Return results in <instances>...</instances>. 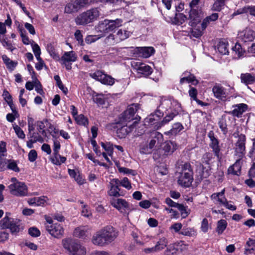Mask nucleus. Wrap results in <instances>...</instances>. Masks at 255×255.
Here are the masks:
<instances>
[{
	"mask_svg": "<svg viewBox=\"0 0 255 255\" xmlns=\"http://www.w3.org/2000/svg\"><path fill=\"white\" fill-rule=\"evenodd\" d=\"M118 236V232L114 228L107 226L94 234L92 242L95 245L104 247L113 242Z\"/></svg>",
	"mask_w": 255,
	"mask_h": 255,
	"instance_id": "f257e3e1",
	"label": "nucleus"
},
{
	"mask_svg": "<svg viewBox=\"0 0 255 255\" xmlns=\"http://www.w3.org/2000/svg\"><path fill=\"white\" fill-rule=\"evenodd\" d=\"M100 15L99 8H92L77 16L75 22L78 25H86L97 20Z\"/></svg>",
	"mask_w": 255,
	"mask_h": 255,
	"instance_id": "f03ea898",
	"label": "nucleus"
},
{
	"mask_svg": "<svg viewBox=\"0 0 255 255\" xmlns=\"http://www.w3.org/2000/svg\"><path fill=\"white\" fill-rule=\"evenodd\" d=\"M63 248L69 255H86V248L79 243L71 239H64L62 241Z\"/></svg>",
	"mask_w": 255,
	"mask_h": 255,
	"instance_id": "7ed1b4c3",
	"label": "nucleus"
},
{
	"mask_svg": "<svg viewBox=\"0 0 255 255\" xmlns=\"http://www.w3.org/2000/svg\"><path fill=\"white\" fill-rule=\"evenodd\" d=\"M8 229L12 235H17L23 229L20 221L15 218L4 217L0 221V229Z\"/></svg>",
	"mask_w": 255,
	"mask_h": 255,
	"instance_id": "20e7f679",
	"label": "nucleus"
},
{
	"mask_svg": "<svg viewBox=\"0 0 255 255\" xmlns=\"http://www.w3.org/2000/svg\"><path fill=\"white\" fill-rule=\"evenodd\" d=\"M193 180V172L190 164L185 163L182 165L181 171L178 177V183L184 187H189Z\"/></svg>",
	"mask_w": 255,
	"mask_h": 255,
	"instance_id": "39448f33",
	"label": "nucleus"
},
{
	"mask_svg": "<svg viewBox=\"0 0 255 255\" xmlns=\"http://www.w3.org/2000/svg\"><path fill=\"white\" fill-rule=\"evenodd\" d=\"M122 20L120 19L116 20L105 19L100 21L97 27L98 30L104 33H108L113 31L116 28L122 25Z\"/></svg>",
	"mask_w": 255,
	"mask_h": 255,
	"instance_id": "423d86ee",
	"label": "nucleus"
},
{
	"mask_svg": "<svg viewBox=\"0 0 255 255\" xmlns=\"http://www.w3.org/2000/svg\"><path fill=\"white\" fill-rule=\"evenodd\" d=\"M13 182L8 188L10 193L16 196H25L27 195V187L24 182L18 181L15 178H12Z\"/></svg>",
	"mask_w": 255,
	"mask_h": 255,
	"instance_id": "0eeeda50",
	"label": "nucleus"
},
{
	"mask_svg": "<svg viewBox=\"0 0 255 255\" xmlns=\"http://www.w3.org/2000/svg\"><path fill=\"white\" fill-rule=\"evenodd\" d=\"M90 2V0H71L66 5L64 12L68 14L77 12Z\"/></svg>",
	"mask_w": 255,
	"mask_h": 255,
	"instance_id": "6e6552de",
	"label": "nucleus"
},
{
	"mask_svg": "<svg viewBox=\"0 0 255 255\" xmlns=\"http://www.w3.org/2000/svg\"><path fill=\"white\" fill-rule=\"evenodd\" d=\"M90 76L92 78L105 85H113L115 83V79L114 78L109 75L104 74L100 70L90 73Z\"/></svg>",
	"mask_w": 255,
	"mask_h": 255,
	"instance_id": "1a4fd4ad",
	"label": "nucleus"
},
{
	"mask_svg": "<svg viewBox=\"0 0 255 255\" xmlns=\"http://www.w3.org/2000/svg\"><path fill=\"white\" fill-rule=\"evenodd\" d=\"M47 231L53 237L61 238L64 234V229L60 224L55 223L53 224H45Z\"/></svg>",
	"mask_w": 255,
	"mask_h": 255,
	"instance_id": "9d476101",
	"label": "nucleus"
},
{
	"mask_svg": "<svg viewBox=\"0 0 255 255\" xmlns=\"http://www.w3.org/2000/svg\"><path fill=\"white\" fill-rule=\"evenodd\" d=\"M137 121H134L132 125L128 126L127 123L122 124L119 122L117 126V133L120 138H124L129 132L132 131L137 124Z\"/></svg>",
	"mask_w": 255,
	"mask_h": 255,
	"instance_id": "9b49d317",
	"label": "nucleus"
},
{
	"mask_svg": "<svg viewBox=\"0 0 255 255\" xmlns=\"http://www.w3.org/2000/svg\"><path fill=\"white\" fill-rule=\"evenodd\" d=\"M111 204L123 214H126L127 212L129 210L128 203L124 199L114 198L111 201Z\"/></svg>",
	"mask_w": 255,
	"mask_h": 255,
	"instance_id": "f8f14e48",
	"label": "nucleus"
},
{
	"mask_svg": "<svg viewBox=\"0 0 255 255\" xmlns=\"http://www.w3.org/2000/svg\"><path fill=\"white\" fill-rule=\"evenodd\" d=\"M131 66L138 73L144 76H148L152 72V68L145 63L133 61L131 62Z\"/></svg>",
	"mask_w": 255,
	"mask_h": 255,
	"instance_id": "ddd939ff",
	"label": "nucleus"
},
{
	"mask_svg": "<svg viewBox=\"0 0 255 255\" xmlns=\"http://www.w3.org/2000/svg\"><path fill=\"white\" fill-rule=\"evenodd\" d=\"M77 60V55L73 51L65 52L61 57V61L62 64L65 66L67 70H70L72 68L71 63Z\"/></svg>",
	"mask_w": 255,
	"mask_h": 255,
	"instance_id": "4468645a",
	"label": "nucleus"
},
{
	"mask_svg": "<svg viewBox=\"0 0 255 255\" xmlns=\"http://www.w3.org/2000/svg\"><path fill=\"white\" fill-rule=\"evenodd\" d=\"M119 179L113 178L111 179L108 185V193L109 195L114 197H119L121 196L120 191L121 190L119 186Z\"/></svg>",
	"mask_w": 255,
	"mask_h": 255,
	"instance_id": "2eb2a0df",
	"label": "nucleus"
},
{
	"mask_svg": "<svg viewBox=\"0 0 255 255\" xmlns=\"http://www.w3.org/2000/svg\"><path fill=\"white\" fill-rule=\"evenodd\" d=\"M208 135L211 141L209 144L210 147L212 149L215 155L219 159H220L221 158L220 154L221 148L219 146L218 140L214 136V132L212 131H210L208 133Z\"/></svg>",
	"mask_w": 255,
	"mask_h": 255,
	"instance_id": "dca6fc26",
	"label": "nucleus"
},
{
	"mask_svg": "<svg viewBox=\"0 0 255 255\" xmlns=\"http://www.w3.org/2000/svg\"><path fill=\"white\" fill-rule=\"evenodd\" d=\"M130 35V31L125 29H120L117 32L115 35L110 34L107 38L106 40L109 41L110 39L115 40L116 42H119L122 40H125L128 38Z\"/></svg>",
	"mask_w": 255,
	"mask_h": 255,
	"instance_id": "f3484780",
	"label": "nucleus"
},
{
	"mask_svg": "<svg viewBox=\"0 0 255 255\" xmlns=\"http://www.w3.org/2000/svg\"><path fill=\"white\" fill-rule=\"evenodd\" d=\"M238 38L240 40L247 42L252 41L255 38V32L252 29L246 28L238 33Z\"/></svg>",
	"mask_w": 255,
	"mask_h": 255,
	"instance_id": "a211bd4d",
	"label": "nucleus"
},
{
	"mask_svg": "<svg viewBox=\"0 0 255 255\" xmlns=\"http://www.w3.org/2000/svg\"><path fill=\"white\" fill-rule=\"evenodd\" d=\"M246 136L241 134L239 136L238 141L236 144V151L240 154L239 157L242 158L245 154L246 150Z\"/></svg>",
	"mask_w": 255,
	"mask_h": 255,
	"instance_id": "6ab92c4d",
	"label": "nucleus"
},
{
	"mask_svg": "<svg viewBox=\"0 0 255 255\" xmlns=\"http://www.w3.org/2000/svg\"><path fill=\"white\" fill-rule=\"evenodd\" d=\"M171 105L175 107V109L177 110L179 108V103L176 101L164 99L160 101V103L158 108L161 109L163 111H166L171 108Z\"/></svg>",
	"mask_w": 255,
	"mask_h": 255,
	"instance_id": "aec40b11",
	"label": "nucleus"
},
{
	"mask_svg": "<svg viewBox=\"0 0 255 255\" xmlns=\"http://www.w3.org/2000/svg\"><path fill=\"white\" fill-rule=\"evenodd\" d=\"M240 79L241 83L247 86L249 90L253 91L249 85L255 83V75L249 73H242L240 75Z\"/></svg>",
	"mask_w": 255,
	"mask_h": 255,
	"instance_id": "412c9836",
	"label": "nucleus"
},
{
	"mask_svg": "<svg viewBox=\"0 0 255 255\" xmlns=\"http://www.w3.org/2000/svg\"><path fill=\"white\" fill-rule=\"evenodd\" d=\"M151 135L152 138L148 142L149 144V150L150 151L151 149L154 150L157 144L159 143L162 138V134L158 131H153Z\"/></svg>",
	"mask_w": 255,
	"mask_h": 255,
	"instance_id": "4be33fe9",
	"label": "nucleus"
},
{
	"mask_svg": "<svg viewBox=\"0 0 255 255\" xmlns=\"http://www.w3.org/2000/svg\"><path fill=\"white\" fill-rule=\"evenodd\" d=\"M90 234L89 228L87 226H82L75 228L73 235L76 237L85 238Z\"/></svg>",
	"mask_w": 255,
	"mask_h": 255,
	"instance_id": "5701e85b",
	"label": "nucleus"
},
{
	"mask_svg": "<svg viewBox=\"0 0 255 255\" xmlns=\"http://www.w3.org/2000/svg\"><path fill=\"white\" fill-rule=\"evenodd\" d=\"M212 91L215 97L221 100L225 99L227 95L225 88L220 85H215L212 88Z\"/></svg>",
	"mask_w": 255,
	"mask_h": 255,
	"instance_id": "b1692460",
	"label": "nucleus"
},
{
	"mask_svg": "<svg viewBox=\"0 0 255 255\" xmlns=\"http://www.w3.org/2000/svg\"><path fill=\"white\" fill-rule=\"evenodd\" d=\"M184 83H192L193 85H196L198 82L196 79L195 76L189 72H184L182 75V77L180 80V83L182 84Z\"/></svg>",
	"mask_w": 255,
	"mask_h": 255,
	"instance_id": "393cba45",
	"label": "nucleus"
},
{
	"mask_svg": "<svg viewBox=\"0 0 255 255\" xmlns=\"http://www.w3.org/2000/svg\"><path fill=\"white\" fill-rule=\"evenodd\" d=\"M241 158L237 159L236 162L229 167L228 170L229 174L238 176L240 175L242 163Z\"/></svg>",
	"mask_w": 255,
	"mask_h": 255,
	"instance_id": "a878e982",
	"label": "nucleus"
},
{
	"mask_svg": "<svg viewBox=\"0 0 255 255\" xmlns=\"http://www.w3.org/2000/svg\"><path fill=\"white\" fill-rule=\"evenodd\" d=\"M247 105L245 104H239L233 106L234 109L230 112L233 116L240 117L247 110Z\"/></svg>",
	"mask_w": 255,
	"mask_h": 255,
	"instance_id": "bb28decb",
	"label": "nucleus"
},
{
	"mask_svg": "<svg viewBox=\"0 0 255 255\" xmlns=\"http://www.w3.org/2000/svg\"><path fill=\"white\" fill-rule=\"evenodd\" d=\"M197 172L200 178H207L211 174L210 165L204 166L203 164L200 165L197 169Z\"/></svg>",
	"mask_w": 255,
	"mask_h": 255,
	"instance_id": "cd10ccee",
	"label": "nucleus"
},
{
	"mask_svg": "<svg viewBox=\"0 0 255 255\" xmlns=\"http://www.w3.org/2000/svg\"><path fill=\"white\" fill-rule=\"evenodd\" d=\"M48 200V198L46 196H41L38 197H34L31 199H29L27 201L28 203L30 205L34 206H43Z\"/></svg>",
	"mask_w": 255,
	"mask_h": 255,
	"instance_id": "c85d7f7f",
	"label": "nucleus"
},
{
	"mask_svg": "<svg viewBox=\"0 0 255 255\" xmlns=\"http://www.w3.org/2000/svg\"><path fill=\"white\" fill-rule=\"evenodd\" d=\"M253 147L252 150L249 152V156L253 159V166L249 171V174L251 176H255V138L252 139Z\"/></svg>",
	"mask_w": 255,
	"mask_h": 255,
	"instance_id": "c756f323",
	"label": "nucleus"
},
{
	"mask_svg": "<svg viewBox=\"0 0 255 255\" xmlns=\"http://www.w3.org/2000/svg\"><path fill=\"white\" fill-rule=\"evenodd\" d=\"M183 129V126L179 123H176L173 125L172 128L165 134L168 135H175Z\"/></svg>",
	"mask_w": 255,
	"mask_h": 255,
	"instance_id": "7c9ffc66",
	"label": "nucleus"
},
{
	"mask_svg": "<svg viewBox=\"0 0 255 255\" xmlns=\"http://www.w3.org/2000/svg\"><path fill=\"white\" fill-rule=\"evenodd\" d=\"M177 148V144L173 141H167L164 144L163 149L167 154L172 153Z\"/></svg>",
	"mask_w": 255,
	"mask_h": 255,
	"instance_id": "2f4dec72",
	"label": "nucleus"
},
{
	"mask_svg": "<svg viewBox=\"0 0 255 255\" xmlns=\"http://www.w3.org/2000/svg\"><path fill=\"white\" fill-rule=\"evenodd\" d=\"M189 18L191 19V25L193 26L200 21V18L197 11L194 8H191L189 12Z\"/></svg>",
	"mask_w": 255,
	"mask_h": 255,
	"instance_id": "473e14b6",
	"label": "nucleus"
},
{
	"mask_svg": "<svg viewBox=\"0 0 255 255\" xmlns=\"http://www.w3.org/2000/svg\"><path fill=\"white\" fill-rule=\"evenodd\" d=\"M2 59L7 68L10 70H13L17 64V62L11 60L5 55L2 56Z\"/></svg>",
	"mask_w": 255,
	"mask_h": 255,
	"instance_id": "72a5a7b5",
	"label": "nucleus"
},
{
	"mask_svg": "<svg viewBox=\"0 0 255 255\" xmlns=\"http://www.w3.org/2000/svg\"><path fill=\"white\" fill-rule=\"evenodd\" d=\"M214 159L213 154L212 152H208L203 154L201 161L202 164H205L206 165H210L213 162V160Z\"/></svg>",
	"mask_w": 255,
	"mask_h": 255,
	"instance_id": "f704fd0d",
	"label": "nucleus"
},
{
	"mask_svg": "<svg viewBox=\"0 0 255 255\" xmlns=\"http://www.w3.org/2000/svg\"><path fill=\"white\" fill-rule=\"evenodd\" d=\"M167 244V239L165 237H162L159 239V240L155 245V248L156 249L157 252H158L163 250L165 247H166Z\"/></svg>",
	"mask_w": 255,
	"mask_h": 255,
	"instance_id": "c9c22d12",
	"label": "nucleus"
},
{
	"mask_svg": "<svg viewBox=\"0 0 255 255\" xmlns=\"http://www.w3.org/2000/svg\"><path fill=\"white\" fill-rule=\"evenodd\" d=\"M232 49L236 58H240L244 56L245 51L242 49L240 44L236 43Z\"/></svg>",
	"mask_w": 255,
	"mask_h": 255,
	"instance_id": "e433bc0d",
	"label": "nucleus"
},
{
	"mask_svg": "<svg viewBox=\"0 0 255 255\" xmlns=\"http://www.w3.org/2000/svg\"><path fill=\"white\" fill-rule=\"evenodd\" d=\"M8 169L16 172H19V168L17 166V162L13 160H7L6 165V169Z\"/></svg>",
	"mask_w": 255,
	"mask_h": 255,
	"instance_id": "4c0bfd02",
	"label": "nucleus"
},
{
	"mask_svg": "<svg viewBox=\"0 0 255 255\" xmlns=\"http://www.w3.org/2000/svg\"><path fill=\"white\" fill-rule=\"evenodd\" d=\"M139 108V105L138 104H131L128 107L127 110L125 111V114H129L134 116Z\"/></svg>",
	"mask_w": 255,
	"mask_h": 255,
	"instance_id": "58836bf2",
	"label": "nucleus"
},
{
	"mask_svg": "<svg viewBox=\"0 0 255 255\" xmlns=\"http://www.w3.org/2000/svg\"><path fill=\"white\" fill-rule=\"evenodd\" d=\"M227 226V221L225 220H220L218 222L216 232L219 235L222 234Z\"/></svg>",
	"mask_w": 255,
	"mask_h": 255,
	"instance_id": "ea45409f",
	"label": "nucleus"
},
{
	"mask_svg": "<svg viewBox=\"0 0 255 255\" xmlns=\"http://www.w3.org/2000/svg\"><path fill=\"white\" fill-rule=\"evenodd\" d=\"M232 202H228L227 199L223 197V199H219V203L222 204L226 208L231 211H235L236 210V207L231 204Z\"/></svg>",
	"mask_w": 255,
	"mask_h": 255,
	"instance_id": "a19ab883",
	"label": "nucleus"
},
{
	"mask_svg": "<svg viewBox=\"0 0 255 255\" xmlns=\"http://www.w3.org/2000/svg\"><path fill=\"white\" fill-rule=\"evenodd\" d=\"M228 43L226 42L220 41L218 45V50L222 54L228 53Z\"/></svg>",
	"mask_w": 255,
	"mask_h": 255,
	"instance_id": "79ce46f5",
	"label": "nucleus"
},
{
	"mask_svg": "<svg viewBox=\"0 0 255 255\" xmlns=\"http://www.w3.org/2000/svg\"><path fill=\"white\" fill-rule=\"evenodd\" d=\"M155 52L154 49L152 47H142L141 52L142 56L144 58H148L153 54Z\"/></svg>",
	"mask_w": 255,
	"mask_h": 255,
	"instance_id": "37998d69",
	"label": "nucleus"
},
{
	"mask_svg": "<svg viewBox=\"0 0 255 255\" xmlns=\"http://www.w3.org/2000/svg\"><path fill=\"white\" fill-rule=\"evenodd\" d=\"M149 144L146 142H142L140 143L139 146V151L142 154H150L152 152L153 150H149Z\"/></svg>",
	"mask_w": 255,
	"mask_h": 255,
	"instance_id": "c03bdc74",
	"label": "nucleus"
},
{
	"mask_svg": "<svg viewBox=\"0 0 255 255\" xmlns=\"http://www.w3.org/2000/svg\"><path fill=\"white\" fill-rule=\"evenodd\" d=\"M119 185L126 188L127 190H130L132 188L130 181L127 177H124L121 180H119Z\"/></svg>",
	"mask_w": 255,
	"mask_h": 255,
	"instance_id": "a18cd8bd",
	"label": "nucleus"
},
{
	"mask_svg": "<svg viewBox=\"0 0 255 255\" xmlns=\"http://www.w3.org/2000/svg\"><path fill=\"white\" fill-rule=\"evenodd\" d=\"M218 124L223 133L226 134L228 131V128L226 120L225 117H222V118L220 119Z\"/></svg>",
	"mask_w": 255,
	"mask_h": 255,
	"instance_id": "49530a36",
	"label": "nucleus"
},
{
	"mask_svg": "<svg viewBox=\"0 0 255 255\" xmlns=\"http://www.w3.org/2000/svg\"><path fill=\"white\" fill-rule=\"evenodd\" d=\"M101 146L107 151L109 156L112 155L114 149V145L111 142H101Z\"/></svg>",
	"mask_w": 255,
	"mask_h": 255,
	"instance_id": "de8ad7c7",
	"label": "nucleus"
},
{
	"mask_svg": "<svg viewBox=\"0 0 255 255\" xmlns=\"http://www.w3.org/2000/svg\"><path fill=\"white\" fill-rule=\"evenodd\" d=\"M118 170L120 173H122L124 174L135 176L137 174V172L135 170L129 169L125 167H119L118 168Z\"/></svg>",
	"mask_w": 255,
	"mask_h": 255,
	"instance_id": "09e8293b",
	"label": "nucleus"
},
{
	"mask_svg": "<svg viewBox=\"0 0 255 255\" xmlns=\"http://www.w3.org/2000/svg\"><path fill=\"white\" fill-rule=\"evenodd\" d=\"M178 252V249L176 248L175 243L170 244L167 247L165 251V254L166 255H172Z\"/></svg>",
	"mask_w": 255,
	"mask_h": 255,
	"instance_id": "8fccbe9b",
	"label": "nucleus"
},
{
	"mask_svg": "<svg viewBox=\"0 0 255 255\" xmlns=\"http://www.w3.org/2000/svg\"><path fill=\"white\" fill-rule=\"evenodd\" d=\"M0 41L5 48L11 51H12L13 50L15 49V48L12 45V44L11 43L9 42L7 40L6 38H4L3 37H1L0 36Z\"/></svg>",
	"mask_w": 255,
	"mask_h": 255,
	"instance_id": "3c124183",
	"label": "nucleus"
},
{
	"mask_svg": "<svg viewBox=\"0 0 255 255\" xmlns=\"http://www.w3.org/2000/svg\"><path fill=\"white\" fill-rule=\"evenodd\" d=\"M177 115V114H176V113L169 112L168 114H167L166 115V116L163 119V120L160 123L159 127H161L163 125L169 123L170 121L172 120L173 119V118L175 117V116Z\"/></svg>",
	"mask_w": 255,
	"mask_h": 255,
	"instance_id": "603ef678",
	"label": "nucleus"
},
{
	"mask_svg": "<svg viewBox=\"0 0 255 255\" xmlns=\"http://www.w3.org/2000/svg\"><path fill=\"white\" fill-rule=\"evenodd\" d=\"M134 116L129 114H125V111L121 115L120 118V122L122 124L127 123L134 119Z\"/></svg>",
	"mask_w": 255,
	"mask_h": 255,
	"instance_id": "864d4df0",
	"label": "nucleus"
},
{
	"mask_svg": "<svg viewBox=\"0 0 255 255\" xmlns=\"http://www.w3.org/2000/svg\"><path fill=\"white\" fill-rule=\"evenodd\" d=\"M55 157L52 159V162L56 165H61L66 161V157L61 156L58 153V155H54Z\"/></svg>",
	"mask_w": 255,
	"mask_h": 255,
	"instance_id": "5fc2aeb1",
	"label": "nucleus"
},
{
	"mask_svg": "<svg viewBox=\"0 0 255 255\" xmlns=\"http://www.w3.org/2000/svg\"><path fill=\"white\" fill-rule=\"evenodd\" d=\"M75 119L79 125L86 126L88 124V120L83 115L77 116Z\"/></svg>",
	"mask_w": 255,
	"mask_h": 255,
	"instance_id": "6e6d98bb",
	"label": "nucleus"
},
{
	"mask_svg": "<svg viewBox=\"0 0 255 255\" xmlns=\"http://www.w3.org/2000/svg\"><path fill=\"white\" fill-rule=\"evenodd\" d=\"M13 128L16 134L19 138L21 139H24L25 138V135L23 131L21 129V128L19 127H18L17 125H13Z\"/></svg>",
	"mask_w": 255,
	"mask_h": 255,
	"instance_id": "4d7b16f0",
	"label": "nucleus"
},
{
	"mask_svg": "<svg viewBox=\"0 0 255 255\" xmlns=\"http://www.w3.org/2000/svg\"><path fill=\"white\" fill-rule=\"evenodd\" d=\"M190 89L189 91V95L190 97L192 98L194 100L196 101L198 103L201 104L202 103L200 100H197V90L193 87H191L190 86Z\"/></svg>",
	"mask_w": 255,
	"mask_h": 255,
	"instance_id": "13d9d810",
	"label": "nucleus"
},
{
	"mask_svg": "<svg viewBox=\"0 0 255 255\" xmlns=\"http://www.w3.org/2000/svg\"><path fill=\"white\" fill-rule=\"evenodd\" d=\"M225 0H217L213 5L214 10L220 11L224 5Z\"/></svg>",
	"mask_w": 255,
	"mask_h": 255,
	"instance_id": "bf43d9fd",
	"label": "nucleus"
},
{
	"mask_svg": "<svg viewBox=\"0 0 255 255\" xmlns=\"http://www.w3.org/2000/svg\"><path fill=\"white\" fill-rule=\"evenodd\" d=\"M30 137L35 142H39L40 143H43L44 141L43 137L38 133L36 132H32V134L30 135Z\"/></svg>",
	"mask_w": 255,
	"mask_h": 255,
	"instance_id": "052dcab7",
	"label": "nucleus"
},
{
	"mask_svg": "<svg viewBox=\"0 0 255 255\" xmlns=\"http://www.w3.org/2000/svg\"><path fill=\"white\" fill-rule=\"evenodd\" d=\"M255 247V240L253 239H249V241L246 243V254H247V252H250L251 250H254V247Z\"/></svg>",
	"mask_w": 255,
	"mask_h": 255,
	"instance_id": "680f3d73",
	"label": "nucleus"
},
{
	"mask_svg": "<svg viewBox=\"0 0 255 255\" xmlns=\"http://www.w3.org/2000/svg\"><path fill=\"white\" fill-rule=\"evenodd\" d=\"M180 234L184 236H194L196 234L195 231L191 228H187L183 229Z\"/></svg>",
	"mask_w": 255,
	"mask_h": 255,
	"instance_id": "e2e57ef3",
	"label": "nucleus"
},
{
	"mask_svg": "<svg viewBox=\"0 0 255 255\" xmlns=\"http://www.w3.org/2000/svg\"><path fill=\"white\" fill-rule=\"evenodd\" d=\"M178 252H183L187 250L188 245L182 241L175 243Z\"/></svg>",
	"mask_w": 255,
	"mask_h": 255,
	"instance_id": "0e129e2a",
	"label": "nucleus"
},
{
	"mask_svg": "<svg viewBox=\"0 0 255 255\" xmlns=\"http://www.w3.org/2000/svg\"><path fill=\"white\" fill-rule=\"evenodd\" d=\"M225 189H223L221 192L213 194L211 196V198L212 200H217L219 202V199H223L224 196Z\"/></svg>",
	"mask_w": 255,
	"mask_h": 255,
	"instance_id": "69168bd1",
	"label": "nucleus"
},
{
	"mask_svg": "<svg viewBox=\"0 0 255 255\" xmlns=\"http://www.w3.org/2000/svg\"><path fill=\"white\" fill-rule=\"evenodd\" d=\"M2 97L8 105H11V103L13 102L12 97L7 90H4L3 91Z\"/></svg>",
	"mask_w": 255,
	"mask_h": 255,
	"instance_id": "338daca9",
	"label": "nucleus"
},
{
	"mask_svg": "<svg viewBox=\"0 0 255 255\" xmlns=\"http://www.w3.org/2000/svg\"><path fill=\"white\" fill-rule=\"evenodd\" d=\"M29 234L33 237H37L40 235V232L35 227H31L28 229Z\"/></svg>",
	"mask_w": 255,
	"mask_h": 255,
	"instance_id": "774afa93",
	"label": "nucleus"
}]
</instances>
